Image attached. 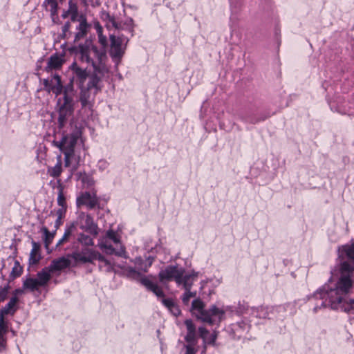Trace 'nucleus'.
Segmentation results:
<instances>
[{
  "instance_id": "864d4df0",
  "label": "nucleus",
  "mask_w": 354,
  "mask_h": 354,
  "mask_svg": "<svg viewBox=\"0 0 354 354\" xmlns=\"http://www.w3.org/2000/svg\"><path fill=\"white\" fill-rule=\"evenodd\" d=\"M350 305L351 306V308H354V299L350 300Z\"/></svg>"
},
{
  "instance_id": "603ef678",
  "label": "nucleus",
  "mask_w": 354,
  "mask_h": 354,
  "mask_svg": "<svg viewBox=\"0 0 354 354\" xmlns=\"http://www.w3.org/2000/svg\"><path fill=\"white\" fill-rule=\"evenodd\" d=\"M69 15H71V13L69 12V11H64V12L62 13V17L64 18V19H66L67 18Z\"/></svg>"
},
{
  "instance_id": "c03bdc74",
  "label": "nucleus",
  "mask_w": 354,
  "mask_h": 354,
  "mask_svg": "<svg viewBox=\"0 0 354 354\" xmlns=\"http://www.w3.org/2000/svg\"><path fill=\"white\" fill-rule=\"evenodd\" d=\"M98 234V227L93 223H90V234L97 235Z\"/></svg>"
},
{
  "instance_id": "4be33fe9",
  "label": "nucleus",
  "mask_w": 354,
  "mask_h": 354,
  "mask_svg": "<svg viewBox=\"0 0 354 354\" xmlns=\"http://www.w3.org/2000/svg\"><path fill=\"white\" fill-rule=\"evenodd\" d=\"M40 286L37 279L32 277H28L23 281V288L30 292L38 290Z\"/></svg>"
},
{
  "instance_id": "a211bd4d",
  "label": "nucleus",
  "mask_w": 354,
  "mask_h": 354,
  "mask_svg": "<svg viewBox=\"0 0 354 354\" xmlns=\"http://www.w3.org/2000/svg\"><path fill=\"white\" fill-rule=\"evenodd\" d=\"M140 281L142 285L149 290L152 291L157 297H162L164 296V293L161 288L156 283L152 282L148 278H142Z\"/></svg>"
},
{
  "instance_id": "9b49d317",
  "label": "nucleus",
  "mask_w": 354,
  "mask_h": 354,
  "mask_svg": "<svg viewBox=\"0 0 354 354\" xmlns=\"http://www.w3.org/2000/svg\"><path fill=\"white\" fill-rule=\"evenodd\" d=\"M65 62L64 55L58 53L52 55L48 59L45 71L50 73L53 70H60Z\"/></svg>"
},
{
  "instance_id": "412c9836",
  "label": "nucleus",
  "mask_w": 354,
  "mask_h": 354,
  "mask_svg": "<svg viewBox=\"0 0 354 354\" xmlns=\"http://www.w3.org/2000/svg\"><path fill=\"white\" fill-rule=\"evenodd\" d=\"M153 261V258L152 257H148L145 261H143L141 257H138L135 259L134 263L138 266V270L146 272L148 268L152 265Z\"/></svg>"
},
{
  "instance_id": "de8ad7c7",
  "label": "nucleus",
  "mask_w": 354,
  "mask_h": 354,
  "mask_svg": "<svg viewBox=\"0 0 354 354\" xmlns=\"http://www.w3.org/2000/svg\"><path fill=\"white\" fill-rule=\"evenodd\" d=\"M24 289L22 288H17L12 292V296L18 297L19 295H21L24 292Z\"/></svg>"
},
{
  "instance_id": "5701e85b",
  "label": "nucleus",
  "mask_w": 354,
  "mask_h": 354,
  "mask_svg": "<svg viewBox=\"0 0 354 354\" xmlns=\"http://www.w3.org/2000/svg\"><path fill=\"white\" fill-rule=\"evenodd\" d=\"M100 245H101V248L104 249L105 252L109 254H115L117 256L126 257V256H125V249H124V248L122 245H120V249H118V250H115L111 245H107L106 243H102L100 244Z\"/></svg>"
},
{
  "instance_id": "8fccbe9b",
  "label": "nucleus",
  "mask_w": 354,
  "mask_h": 354,
  "mask_svg": "<svg viewBox=\"0 0 354 354\" xmlns=\"http://www.w3.org/2000/svg\"><path fill=\"white\" fill-rule=\"evenodd\" d=\"M70 27H71V24H70V22L68 21L62 27V31L64 32H67L69 30Z\"/></svg>"
},
{
  "instance_id": "b1692460",
  "label": "nucleus",
  "mask_w": 354,
  "mask_h": 354,
  "mask_svg": "<svg viewBox=\"0 0 354 354\" xmlns=\"http://www.w3.org/2000/svg\"><path fill=\"white\" fill-rule=\"evenodd\" d=\"M53 79L56 81V84L54 86H53V93H54L56 96H58L62 93L64 94L65 91L67 92L66 88L64 90V86L62 82L60 75H59L58 74H55L53 76Z\"/></svg>"
},
{
  "instance_id": "1a4fd4ad",
  "label": "nucleus",
  "mask_w": 354,
  "mask_h": 354,
  "mask_svg": "<svg viewBox=\"0 0 354 354\" xmlns=\"http://www.w3.org/2000/svg\"><path fill=\"white\" fill-rule=\"evenodd\" d=\"M77 137L74 135L64 136L59 142H54V145L63 153L74 155V149L77 143Z\"/></svg>"
},
{
  "instance_id": "4c0bfd02",
  "label": "nucleus",
  "mask_w": 354,
  "mask_h": 354,
  "mask_svg": "<svg viewBox=\"0 0 354 354\" xmlns=\"http://www.w3.org/2000/svg\"><path fill=\"white\" fill-rule=\"evenodd\" d=\"M66 210H67V207H60L56 211V216H57V218H58V220H62L65 217Z\"/></svg>"
},
{
  "instance_id": "423d86ee",
  "label": "nucleus",
  "mask_w": 354,
  "mask_h": 354,
  "mask_svg": "<svg viewBox=\"0 0 354 354\" xmlns=\"http://www.w3.org/2000/svg\"><path fill=\"white\" fill-rule=\"evenodd\" d=\"M89 48H91L95 56L100 62L98 64L93 63V74L91 77L90 76V84H92V86L95 88L100 89V82L105 72V66L102 64L103 60L106 58L104 48L102 46L100 50H98L94 46H89Z\"/></svg>"
},
{
  "instance_id": "6ab92c4d",
  "label": "nucleus",
  "mask_w": 354,
  "mask_h": 354,
  "mask_svg": "<svg viewBox=\"0 0 354 354\" xmlns=\"http://www.w3.org/2000/svg\"><path fill=\"white\" fill-rule=\"evenodd\" d=\"M63 171L62 156H57V162L54 167H48L47 169L48 174L53 178H59Z\"/></svg>"
},
{
  "instance_id": "4468645a",
  "label": "nucleus",
  "mask_w": 354,
  "mask_h": 354,
  "mask_svg": "<svg viewBox=\"0 0 354 354\" xmlns=\"http://www.w3.org/2000/svg\"><path fill=\"white\" fill-rule=\"evenodd\" d=\"M19 299L17 296H12L7 304L0 310V313L6 315L13 316L19 309Z\"/></svg>"
},
{
  "instance_id": "bb28decb",
  "label": "nucleus",
  "mask_w": 354,
  "mask_h": 354,
  "mask_svg": "<svg viewBox=\"0 0 354 354\" xmlns=\"http://www.w3.org/2000/svg\"><path fill=\"white\" fill-rule=\"evenodd\" d=\"M72 236H74V238L76 239V234L73 232V227H70V226H68L66 228L62 237L57 243L56 248H59L65 243L68 242L70 237Z\"/></svg>"
},
{
  "instance_id": "39448f33",
  "label": "nucleus",
  "mask_w": 354,
  "mask_h": 354,
  "mask_svg": "<svg viewBox=\"0 0 354 354\" xmlns=\"http://www.w3.org/2000/svg\"><path fill=\"white\" fill-rule=\"evenodd\" d=\"M205 304L201 299H195L192 301V310L198 319L203 322L213 324L220 322L224 316L225 312L213 306L209 310H204Z\"/></svg>"
},
{
  "instance_id": "72a5a7b5",
  "label": "nucleus",
  "mask_w": 354,
  "mask_h": 354,
  "mask_svg": "<svg viewBox=\"0 0 354 354\" xmlns=\"http://www.w3.org/2000/svg\"><path fill=\"white\" fill-rule=\"evenodd\" d=\"M50 7V10L52 15L57 14L58 4L56 0H46Z\"/></svg>"
},
{
  "instance_id": "20e7f679",
  "label": "nucleus",
  "mask_w": 354,
  "mask_h": 354,
  "mask_svg": "<svg viewBox=\"0 0 354 354\" xmlns=\"http://www.w3.org/2000/svg\"><path fill=\"white\" fill-rule=\"evenodd\" d=\"M70 68L73 72V81L80 91V101L85 107L88 104V72L77 62H73Z\"/></svg>"
},
{
  "instance_id": "6e6552de",
  "label": "nucleus",
  "mask_w": 354,
  "mask_h": 354,
  "mask_svg": "<svg viewBox=\"0 0 354 354\" xmlns=\"http://www.w3.org/2000/svg\"><path fill=\"white\" fill-rule=\"evenodd\" d=\"M185 276V270L183 269H179L177 266H174L166 267L158 274L159 280L161 283H165L174 279L178 285L183 283Z\"/></svg>"
},
{
  "instance_id": "ddd939ff",
  "label": "nucleus",
  "mask_w": 354,
  "mask_h": 354,
  "mask_svg": "<svg viewBox=\"0 0 354 354\" xmlns=\"http://www.w3.org/2000/svg\"><path fill=\"white\" fill-rule=\"evenodd\" d=\"M192 279L193 277L192 275L185 274L184 277L183 283H182L185 290V292L183 296L182 300L185 304H188L190 299L192 297H196V292L190 291L192 285Z\"/></svg>"
},
{
  "instance_id": "f704fd0d",
  "label": "nucleus",
  "mask_w": 354,
  "mask_h": 354,
  "mask_svg": "<svg viewBox=\"0 0 354 354\" xmlns=\"http://www.w3.org/2000/svg\"><path fill=\"white\" fill-rule=\"evenodd\" d=\"M106 236L108 238L111 239L115 243H120V237L117 233L113 230H109L106 232Z\"/></svg>"
},
{
  "instance_id": "c85d7f7f",
  "label": "nucleus",
  "mask_w": 354,
  "mask_h": 354,
  "mask_svg": "<svg viewBox=\"0 0 354 354\" xmlns=\"http://www.w3.org/2000/svg\"><path fill=\"white\" fill-rule=\"evenodd\" d=\"M76 205L78 209L83 206L88 207V191L82 192L76 199Z\"/></svg>"
},
{
  "instance_id": "09e8293b",
  "label": "nucleus",
  "mask_w": 354,
  "mask_h": 354,
  "mask_svg": "<svg viewBox=\"0 0 354 354\" xmlns=\"http://www.w3.org/2000/svg\"><path fill=\"white\" fill-rule=\"evenodd\" d=\"M216 338V334L214 333L209 338H208L207 344H214Z\"/></svg>"
},
{
  "instance_id": "473e14b6",
  "label": "nucleus",
  "mask_w": 354,
  "mask_h": 354,
  "mask_svg": "<svg viewBox=\"0 0 354 354\" xmlns=\"http://www.w3.org/2000/svg\"><path fill=\"white\" fill-rule=\"evenodd\" d=\"M10 286L8 284L4 287H0V303L3 302L8 295Z\"/></svg>"
},
{
  "instance_id": "a18cd8bd",
  "label": "nucleus",
  "mask_w": 354,
  "mask_h": 354,
  "mask_svg": "<svg viewBox=\"0 0 354 354\" xmlns=\"http://www.w3.org/2000/svg\"><path fill=\"white\" fill-rule=\"evenodd\" d=\"M162 303L168 309H170L175 304L173 300L167 299H163Z\"/></svg>"
},
{
  "instance_id": "ea45409f",
  "label": "nucleus",
  "mask_w": 354,
  "mask_h": 354,
  "mask_svg": "<svg viewBox=\"0 0 354 354\" xmlns=\"http://www.w3.org/2000/svg\"><path fill=\"white\" fill-rule=\"evenodd\" d=\"M43 84L44 86V89L46 91H47L48 93L52 92L53 86L48 80L44 79L43 81Z\"/></svg>"
},
{
  "instance_id": "a878e982",
  "label": "nucleus",
  "mask_w": 354,
  "mask_h": 354,
  "mask_svg": "<svg viewBox=\"0 0 354 354\" xmlns=\"http://www.w3.org/2000/svg\"><path fill=\"white\" fill-rule=\"evenodd\" d=\"M101 17L103 20L106 21L107 28L113 27L115 29L122 28L121 24L116 22L114 17H111L109 13L106 12H102Z\"/></svg>"
},
{
  "instance_id": "0eeeda50",
  "label": "nucleus",
  "mask_w": 354,
  "mask_h": 354,
  "mask_svg": "<svg viewBox=\"0 0 354 354\" xmlns=\"http://www.w3.org/2000/svg\"><path fill=\"white\" fill-rule=\"evenodd\" d=\"M72 98L68 96L66 91L62 98H59L57 105L59 108L58 126L62 129L66 124L68 117L72 114Z\"/></svg>"
},
{
  "instance_id": "2f4dec72",
  "label": "nucleus",
  "mask_w": 354,
  "mask_h": 354,
  "mask_svg": "<svg viewBox=\"0 0 354 354\" xmlns=\"http://www.w3.org/2000/svg\"><path fill=\"white\" fill-rule=\"evenodd\" d=\"M5 317V315L0 313V333L3 334H6L8 330V326Z\"/></svg>"
},
{
  "instance_id": "f3484780",
  "label": "nucleus",
  "mask_w": 354,
  "mask_h": 354,
  "mask_svg": "<svg viewBox=\"0 0 354 354\" xmlns=\"http://www.w3.org/2000/svg\"><path fill=\"white\" fill-rule=\"evenodd\" d=\"M51 273L48 267H45L37 274V282L40 287L46 286L51 279Z\"/></svg>"
},
{
  "instance_id": "2eb2a0df",
  "label": "nucleus",
  "mask_w": 354,
  "mask_h": 354,
  "mask_svg": "<svg viewBox=\"0 0 354 354\" xmlns=\"http://www.w3.org/2000/svg\"><path fill=\"white\" fill-rule=\"evenodd\" d=\"M185 324L187 330L185 339L189 344L195 345L197 340L195 326L190 319H186Z\"/></svg>"
},
{
  "instance_id": "f257e3e1",
  "label": "nucleus",
  "mask_w": 354,
  "mask_h": 354,
  "mask_svg": "<svg viewBox=\"0 0 354 354\" xmlns=\"http://www.w3.org/2000/svg\"><path fill=\"white\" fill-rule=\"evenodd\" d=\"M340 276L336 283L335 288L326 292L328 297V305L333 309L342 308L344 310H349L343 305L344 297L349 294L353 287L354 268L347 262L343 261L339 268Z\"/></svg>"
},
{
  "instance_id": "79ce46f5",
  "label": "nucleus",
  "mask_w": 354,
  "mask_h": 354,
  "mask_svg": "<svg viewBox=\"0 0 354 354\" xmlns=\"http://www.w3.org/2000/svg\"><path fill=\"white\" fill-rule=\"evenodd\" d=\"M171 313L175 316H178L180 314V310L178 306L175 304L170 309H169Z\"/></svg>"
},
{
  "instance_id": "aec40b11",
  "label": "nucleus",
  "mask_w": 354,
  "mask_h": 354,
  "mask_svg": "<svg viewBox=\"0 0 354 354\" xmlns=\"http://www.w3.org/2000/svg\"><path fill=\"white\" fill-rule=\"evenodd\" d=\"M57 205L61 207H67L66 198L64 195V186L63 185L60 179L57 180Z\"/></svg>"
},
{
  "instance_id": "58836bf2",
  "label": "nucleus",
  "mask_w": 354,
  "mask_h": 354,
  "mask_svg": "<svg viewBox=\"0 0 354 354\" xmlns=\"http://www.w3.org/2000/svg\"><path fill=\"white\" fill-rule=\"evenodd\" d=\"M5 335L6 334L0 333V353L5 349L6 345L7 344V340L5 337Z\"/></svg>"
},
{
  "instance_id": "7c9ffc66",
  "label": "nucleus",
  "mask_w": 354,
  "mask_h": 354,
  "mask_svg": "<svg viewBox=\"0 0 354 354\" xmlns=\"http://www.w3.org/2000/svg\"><path fill=\"white\" fill-rule=\"evenodd\" d=\"M23 272V268L20 266V263L18 261H15L14 266L12 268V271L10 273V277L12 279L17 278L21 276Z\"/></svg>"
},
{
  "instance_id": "a19ab883",
  "label": "nucleus",
  "mask_w": 354,
  "mask_h": 354,
  "mask_svg": "<svg viewBox=\"0 0 354 354\" xmlns=\"http://www.w3.org/2000/svg\"><path fill=\"white\" fill-rule=\"evenodd\" d=\"M64 154V166L68 167L71 165V159L73 156V154H70L68 153H65Z\"/></svg>"
},
{
  "instance_id": "dca6fc26",
  "label": "nucleus",
  "mask_w": 354,
  "mask_h": 354,
  "mask_svg": "<svg viewBox=\"0 0 354 354\" xmlns=\"http://www.w3.org/2000/svg\"><path fill=\"white\" fill-rule=\"evenodd\" d=\"M32 250L29 257V263L37 265L40 261L41 257L40 254L41 245L39 243L32 241Z\"/></svg>"
},
{
  "instance_id": "cd10ccee",
  "label": "nucleus",
  "mask_w": 354,
  "mask_h": 354,
  "mask_svg": "<svg viewBox=\"0 0 354 354\" xmlns=\"http://www.w3.org/2000/svg\"><path fill=\"white\" fill-rule=\"evenodd\" d=\"M93 27L95 30L97 35L100 44L104 48L107 44V40L106 36L102 35V27L100 26L98 21H93Z\"/></svg>"
},
{
  "instance_id": "3c124183",
  "label": "nucleus",
  "mask_w": 354,
  "mask_h": 354,
  "mask_svg": "<svg viewBox=\"0 0 354 354\" xmlns=\"http://www.w3.org/2000/svg\"><path fill=\"white\" fill-rule=\"evenodd\" d=\"M62 224V220H58V218H57L55 223V228H58Z\"/></svg>"
},
{
  "instance_id": "37998d69",
  "label": "nucleus",
  "mask_w": 354,
  "mask_h": 354,
  "mask_svg": "<svg viewBox=\"0 0 354 354\" xmlns=\"http://www.w3.org/2000/svg\"><path fill=\"white\" fill-rule=\"evenodd\" d=\"M196 350L194 348V345L188 344L186 346V352L185 354H196Z\"/></svg>"
},
{
  "instance_id": "f8f14e48",
  "label": "nucleus",
  "mask_w": 354,
  "mask_h": 354,
  "mask_svg": "<svg viewBox=\"0 0 354 354\" xmlns=\"http://www.w3.org/2000/svg\"><path fill=\"white\" fill-rule=\"evenodd\" d=\"M71 265V261L68 258L62 257L58 259H53L48 267L49 268L50 271H51L52 273H54L69 268Z\"/></svg>"
},
{
  "instance_id": "393cba45",
  "label": "nucleus",
  "mask_w": 354,
  "mask_h": 354,
  "mask_svg": "<svg viewBox=\"0 0 354 354\" xmlns=\"http://www.w3.org/2000/svg\"><path fill=\"white\" fill-rule=\"evenodd\" d=\"M91 260H98L100 262V266L102 267H106V270H109L111 269V265L110 262L105 259L104 257H102L101 254L95 253L94 252H92L90 250V261Z\"/></svg>"
},
{
  "instance_id": "e433bc0d",
  "label": "nucleus",
  "mask_w": 354,
  "mask_h": 354,
  "mask_svg": "<svg viewBox=\"0 0 354 354\" xmlns=\"http://www.w3.org/2000/svg\"><path fill=\"white\" fill-rule=\"evenodd\" d=\"M127 274L128 277L133 278V279H138L140 277V274L138 272L136 271L132 268H128L127 269Z\"/></svg>"
},
{
  "instance_id": "7ed1b4c3",
  "label": "nucleus",
  "mask_w": 354,
  "mask_h": 354,
  "mask_svg": "<svg viewBox=\"0 0 354 354\" xmlns=\"http://www.w3.org/2000/svg\"><path fill=\"white\" fill-rule=\"evenodd\" d=\"M68 11L71 13V18L73 21H79L80 22L77 28V32L75 36L74 46L72 48V51L76 55H79L82 62L88 63V39H86L84 44L80 42V40L84 39L87 35L88 24L86 18L82 15L78 17L77 6L71 0L69 1Z\"/></svg>"
},
{
  "instance_id": "9d476101",
  "label": "nucleus",
  "mask_w": 354,
  "mask_h": 354,
  "mask_svg": "<svg viewBox=\"0 0 354 354\" xmlns=\"http://www.w3.org/2000/svg\"><path fill=\"white\" fill-rule=\"evenodd\" d=\"M110 39V55L113 58H114L117 62H118L124 53V48L122 47V39L120 37H117L114 35H111Z\"/></svg>"
},
{
  "instance_id": "49530a36",
  "label": "nucleus",
  "mask_w": 354,
  "mask_h": 354,
  "mask_svg": "<svg viewBox=\"0 0 354 354\" xmlns=\"http://www.w3.org/2000/svg\"><path fill=\"white\" fill-rule=\"evenodd\" d=\"M97 203V199L96 198L95 196H93V197H91L90 196V202H89V204H90V208H92V207H94Z\"/></svg>"
},
{
  "instance_id": "c756f323",
  "label": "nucleus",
  "mask_w": 354,
  "mask_h": 354,
  "mask_svg": "<svg viewBox=\"0 0 354 354\" xmlns=\"http://www.w3.org/2000/svg\"><path fill=\"white\" fill-rule=\"evenodd\" d=\"M41 231L43 232L44 235V242L45 248L46 249H48L49 245L52 243L53 241L55 233H51L46 227H43L41 228Z\"/></svg>"
},
{
  "instance_id": "c9c22d12",
  "label": "nucleus",
  "mask_w": 354,
  "mask_h": 354,
  "mask_svg": "<svg viewBox=\"0 0 354 354\" xmlns=\"http://www.w3.org/2000/svg\"><path fill=\"white\" fill-rule=\"evenodd\" d=\"M198 331L200 333V337L203 339L205 344H207V342H208L207 335L209 334L208 330L203 327H201L198 328Z\"/></svg>"
},
{
  "instance_id": "f03ea898",
  "label": "nucleus",
  "mask_w": 354,
  "mask_h": 354,
  "mask_svg": "<svg viewBox=\"0 0 354 354\" xmlns=\"http://www.w3.org/2000/svg\"><path fill=\"white\" fill-rule=\"evenodd\" d=\"M70 227L76 234V240L73 243L74 251L68 257L73 258L76 263L88 262V214L80 212Z\"/></svg>"
}]
</instances>
